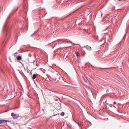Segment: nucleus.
I'll return each mask as SVG.
<instances>
[{"mask_svg":"<svg viewBox=\"0 0 129 129\" xmlns=\"http://www.w3.org/2000/svg\"><path fill=\"white\" fill-rule=\"evenodd\" d=\"M58 74L56 71L52 72L50 71V77L52 78L53 80L58 81L59 79V77L58 75Z\"/></svg>","mask_w":129,"mask_h":129,"instance_id":"1","label":"nucleus"},{"mask_svg":"<svg viewBox=\"0 0 129 129\" xmlns=\"http://www.w3.org/2000/svg\"><path fill=\"white\" fill-rule=\"evenodd\" d=\"M11 115L13 118L14 119H17L18 117V115L14 114L13 113H11Z\"/></svg>","mask_w":129,"mask_h":129,"instance_id":"2","label":"nucleus"},{"mask_svg":"<svg viewBox=\"0 0 129 129\" xmlns=\"http://www.w3.org/2000/svg\"><path fill=\"white\" fill-rule=\"evenodd\" d=\"M16 59L17 60H21L22 59V58L20 56H17L16 57Z\"/></svg>","mask_w":129,"mask_h":129,"instance_id":"3","label":"nucleus"},{"mask_svg":"<svg viewBox=\"0 0 129 129\" xmlns=\"http://www.w3.org/2000/svg\"><path fill=\"white\" fill-rule=\"evenodd\" d=\"M8 121H9L8 120H0V124L2 123Z\"/></svg>","mask_w":129,"mask_h":129,"instance_id":"4","label":"nucleus"},{"mask_svg":"<svg viewBox=\"0 0 129 129\" xmlns=\"http://www.w3.org/2000/svg\"><path fill=\"white\" fill-rule=\"evenodd\" d=\"M86 48L89 50H91V48L89 46H86Z\"/></svg>","mask_w":129,"mask_h":129,"instance_id":"5","label":"nucleus"},{"mask_svg":"<svg viewBox=\"0 0 129 129\" xmlns=\"http://www.w3.org/2000/svg\"><path fill=\"white\" fill-rule=\"evenodd\" d=\"M83 77L85 82H87V79L86 78V77H84L83 76Z\"/></svg>","mask_w":129,"mask_h":129,"instance_id":"6","label":"nucleus"},{"mask_svg":"<svg viewBox=\"0 0 129 129\" xmlns=\"http://www.w3.org/2000/svg\"><path fill=\"white\" fill-rule=\"evenodd\" d=\"M36 77V74H34L33 75L32 78L33 79H35Z\"/></svg>","mask_w":129,"mask_h":129,"instance_id":"7","label":"nucleus"},{"mask_svg":"<svg viewBox=\"0 0 129 129\" xmlns=\"http://www.w3.org/2000/svg\"><path fill=\"white\" fill-rule=\"evenodd\" d=\"M76 55L78 58L79 57V53L78 52H76Z\"/></svg>","mask_w":129,"mask_h":129,"instance_id":"8","label":"nucleus"},{"mask_svg":"<svg viewBox=\"0 0 129 129\" xmlns=\"http://www.w3.org/2000/svg\"><path fill=\"white\" fill-rule=\"evenodd\" d=\"M65 113L64 112H62L61 113V115L62 116H64V115Z\"/></svg>","mask_w":129,"mask_h":129,"instance_id":"9","label":"nucleus"},{"mask_svg":"<svg viewBox=\"0 0 129 129\" xmlns=\"http://www.w3.org/2000/svg\"><path fill=\"white\" fill-rule=\"evenodd\" d=\"M28 56L29 57H31V56H32L31 54H30V53L28 54Z\"/></svg>","mask_w":129,"mask_h":129,"instance_id":"10","label":"nucleus"},{"mask_svg":"<svg viewBox=\"0 0 129 129\" xmlns=\"http://www.w3.org/2000/svg\"><path fill=\"white\" fill-rule=\"evenodd\" d=\"M116 102L115 101L113 103V104L114 105L115 104H116Z\"/></svg>","mask_w":129,"mask_h":129,"instance_id":"11","label":"nucleus"},{"mask_svg":"<svg viewBox=\"0 0 129 129\" xmlns=\"http://www.w3.org/2000/svg\"><path fill=\"white\" fill-rule=\"evenodd\" d=\"M109 91V90L108 89H107L106 90V91L107 92V91Z\"/></svg>","mask_w":129,"mask_h":129,"instance_id":"12","label":"nucleus"},{"mask_svg":"<svg viewBox=\"0 0 129 129\" xmlns=\"http://www.w3.org/2000/svg\"><path fill=\"white\" fill-rule=\"evenodd\" d=\"M126 34H125L124 35V37L126 36Z\"/></svg>","mask_w":129,"mask_h":129,"instance_id":"13","label":"nucleus"},{"mask_svg":"<svg viewBox=\"0 0 129 129\" xmlns=\"http://www.w3.org/2000/svg\"><path fill=\"white\" fill-rule=\"evenodd\" d=\"M8 33L7 32V33L6 34V36H7L8 35Z\"/></svg>","mask_w":129,"mask_h":129,"instance_id":"14","label":"nucleus"},{"mask_svg":"<svg viewBox=\"0 0 129 129\" xmlns=\"http://www.w3.org/2000/svg\"><path fill=\"white\" fill-rule=\"evenodd\" d=\"M113 106L114 107H115V108H116V107L115 106H114L113 105Z\"/></svg>","mask_w":129,"mask_h":129,"instance_id":"15","label":"nucleus"},{"mask_svg":"<svg viewBox=\"0 0 129 129\" xmlns=\"http://www.w3.org/2000/svg\"><path fill=\"white\" fill-rule=\"evenodd\" d=\"M4 42H5V41H4L3 42V43H4Z\"/></svg>","mask_w":129,"mask_h":129,"instance_id":"16","label":"nucleus"},{"mask_svg":"<svg viewBox=\"0 0 129 129\" xmlns=\"http://www.w3.org/2000/svg\"><path fill=\"white\" fill-rule=\"evenodd\" d=\"M34 62H35V61H33V62H34Z\"/></svg>","mask_w":129,"mask_h":129,"instance_id":"17","label":"nucleus"},{"mask_svg":"<svg viewBox=\"0 0 129 129\" xmlns=\"http://www.w3.org/2000/svg\"><path fill=\"white\" fill-rule=\"evenodd\" d=\"M17 54L16 53H14V54Z\"/></svg>","mask_w":129,"mask_h":129,"instance_id":"18","label":"nucleus"}]
</instances>
